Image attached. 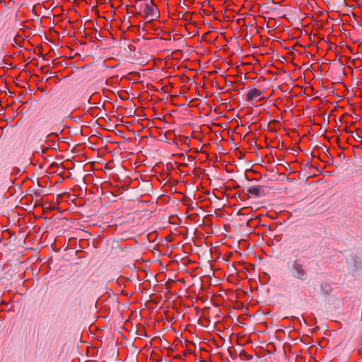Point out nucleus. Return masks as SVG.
<instances>
[{"label":"nucleus","mask_w":362,"mask_h":362,"mask_svg":"<svg viewBox=\"0 0 362 362\" xmlns=\"http://www.w3.org/2000/svg\"><path fill=\"white\" fill-rule=\"evenodd\" d=\"M261 189L262 187L260 186L251 187L248 188L247 192L252 195L259 196L261 194Z\"/></svg>","instance_id":"5"},{"label":"nucleus","mask_w":362,"mask_h":362,"mask_svg":"<svg viewBox=\"0 0 362 362\" xmlns=\"http://www.w3.org/2000/svg\"><path fill=\"white\" fill-rule=\"evenodd\" d=\"M346 264L349 271L354 274L361 269V260L358 256L351 255L347 258Z\"/></svg>","instance_id":"2"},{"label":"nucleus","mask_w":362,"mask_h":362,"mask_svg":"<svg viewBox=\"0 0 362 362\" xmlns=\"http://www.w3.org/2000/svg\"><path fill=\"white\" fill-rule=\"evenodd\" d=\"M49 136H57L54 133L51 134Z\"/></svg>","instance_id":"6"},{"label":"nucleus","mask_w":362,"mask_h":362,"mask_svg":"<svg viewBox=\"0 0 362 362\" xmlns=\"http://www.w3.org/2000/svg\"><path fill=\"white\" fill-rule=\"evenodd\" d=\"M286 266L289 275L292 278L301 281L308 279V273L299 259H289Z\"/></svg>","instance_id":"1"},{"label":"nucleus","mask_w":362,"mask_h":362,"mask_svg":"<svg viewBox=\"0 0 362 362\" xmlns=\"http://www.w3.org/2000/svg\"><path fill=\"white\" fill-rule=\"evenodd\" d=\"M346 132H351L350 131H349V129H346Z\"/></svg>","instance_id":"7"},{"label":"nucleus","mask_w":362,"mask_h":362,"mask_svg":"<svg viewBox=\"0 0 362 362\" xmlns=\"http://www.w3.org/2000/svg\"><path fill=\"white\" fill-rule=\"evenodd\" d=\"M143 12L146 18H151V19L156 18L159 16V11L152 1L144 5Z\"/></svg>","instance_id":"3"},{"label":"nucleus","mask_w":362,"mask_h":362,"mask_svg":"<svg viewBox=\"0 0 362 362\" xmlns=\"http://www.w3.org/2000/svg\"><path fill=\"white\" fill-rule=\"evenodd\" d=\"M262 94V91L257 88L250 89L247 94V100L252 103L257 98L260 97Z\"/></svg>","instance_id":"4"}]
</instances>
